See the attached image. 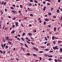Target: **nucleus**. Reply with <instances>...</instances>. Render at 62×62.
Listing matches in <instances>:
<instances>
[{"label": "nucleus", "instance_id": "obj_11", "mask_svg": "<svg viewBox=\"0 0 62 62\" xmlns=\"http://www.w3.org/2000/svg\"><path fill=\"white\" fill-rule=\"evenodd\" d=\"M47 46H50V44L49 43H48L47 44Z\"/></svg>", "mask_w": 62, "mask_h": 62}, {"label": "nucleus", "instance_id": "obj_57", "mask_svg": "<svg viewBox=\"0 0 62 62\" xmlns=\"http://www.w3.org/2000/svg\"><path fill=\"white\" fill-rule=\"evenodd\" d=\"M43 3L44 4H46V2H45V1H44L43 2Z\"/></svg>", "mask_w": 62, "mask_h": 62}, {"label": "nucleus", "instance_id": "obj_55", "mask_svg": "<svg viewBox=\"0 0 62 62\" xmlns=\"http://www.w3.org/2000/svg\"><path fill=\"white\" fill-rule=\"evenodd\" d=\"M31 43L32 44V45H34V43L32 42H31Z\"/></svg>", "mask_w": 62, "mask_h": 62}, {"label": "nucleus", "instance_id": "obj_34", "mask_svg": "<svg viewBox=\"0 0 62 62\" xmlns=\"http://www.w3.org/2000/svg\"><path fill=\"white\" fill-rule=\"evenodd\" d=\"M28 43H29V44H30V42L28 41H26Z\"/></svg>", "mask_w": 62, "mask_h": 62}, {"label": "nucleus", "instance_id": "obj_62", "mask_svg": "<svg viewBox=\"0 0 62 62\" xmlns=\"http://www.w3.org/2000/svg\"><path fill=\"white\" fill-rule=\"evenodd\" d=\"M5 11H6V12H7V9H5Z\"/></svg>", "mask_w": 62, "mask_h": 62}, {"label": "nucleus", "instance_id": "obj_6", "mask_svg": "<svg viewBox=\"0 0 62 62\" xmlns=\"http://www.w3.org/2000/svg\"><path fill=\"white\" fill-rule=\"evenodd\" d=\"M12 12H14V14H16V11H15V10H12Z\"/></svg>", "mask_w": 62, "mask_h": 62}, {"label": "nucleus", "instance_id": "obj_59", "mask_svg": "<svg viewBox=\"0 0 62 62\" xmlns=\"http://www.w3.org/2000/svg\"><path fill=\"white\" fill-rule=\"evenodd\" d=\"M4 4V1H3L1 3V5H2Z\"/></svg>", "mask_w": 62, "mask_h": 62}, {"label": "nucleus", "instance_id": "obj_48", "mask_svg": "<svg viewBox=\"0 0 62 62\" xmlns=\"http://www.w3.org/2000/svg\"><path fill=\"white\" fill-rule=\"evenodd\" d=\"M53 51H49V53H53Z\"/></svg>", "mask_w": 62, "mask_h": 62}, {"label": "nucleus", "instance_id": "obj_17", "mask_svg": "<svg viewBox=\"0 0 62 62\" xmlns=\"http://www.w3.org/2000/svg\"><path fill=\"white\" fill-rule=\"evenodd\" d=\"M8 43L9 44H11V42L10 41H8Z\"/></svg>", "mask_w": 62, "mask_h": 62}, {"label": "nucleus", "instance_id": "obj_51", "mask_svg": "<svg viewBox=\"0 0 62 62\" xmlns=\"http://www.w3.org/2000/svg\"><path fill=\"white\" fill-rule=\"evenodd\" d=\"M12 40V39H10L9 38V41H11V40Z\"/></svg>", "mask_w": 62, "mask_h": 62}, {"label": "nucleus", "instance_id": "obj_54", "mask_svg": "<svg viewBox=\"0 0 62 62\" xmlns=\"http://www.w3.org/2000/svg\"><path fill=\"white\" fill-rule=\"evenodd\" d=\"M61 42H62L61 41H58V43H61Z\"/></svg>", "mask_w": 62, "mask_h": 62}, {"label": "nucleus", "instance_id": "obj_25", "mask_svg": "<svg viewBox=\"0 0 62 62\" xmlns=\"http://www.w3.org/2000/svg\"><path fill=\"white\" fill-rule=\"evenodd\" d=\"M47 4L48 6H50V3H49V2H47Z\"/></svg>", "mask_w": 62, "mask_h": 62}, {"label": "nucleus", "instance_id": "obj_12", "mask_svg": "<svg viewBox=\"0 0 62 62\" xmlns=\"http://www.w3.org/2000/svg\"><path fill=\"white\" fill-rule=\"evenodd\" d=\"M3 42H5V41H6V40H5V39L3 38Z\"/></svg>", "mask_w": 62, "mask_h": 62}, {"label": "nucleus", "instance_id": "obj_14", "mask_svg": "<svg viewBox=\"0 0 62 62\" xmlns=\"http://www.w3.org/2000/svg\"><path fill=\"white\" fill-rule=\"evenodd\" d=\"M28 34L29 35V36H32V34L31 33H29Z\"/></svg>", "mask_w": 62, "mask_h": 62}, {"label": "nucleus", "instance_id": "obj_18", "mask_svg": "<svg viewBox=\"0 0 62 62\" xmlns=\"http://www.w3.org/2000/svg\"><path fill=\"white\" fill-rule=\"evenodd\" d=\"M30 16H31V17H33V14H30Z\"/></svg>", "mask_w": 62, "mask_h": 62}, {"label": "nucleus", "instance_id": "obj_3", "mask_svg": "<svg viewBox=\"0 0 62 62\" xmlns=\"http://www.w3.org/2000/svg\"><path fill=\"white\" fill-rule=\"evenodd\" d=\"M15 32V31L14 30H13V31L11 32V34H14Z\"/></svg>", "mask_w": 62, "mask_h": 62}, {"label": "nucleus", "instance_id": "obj_53", "mask_svg": "<svg viewBox=\"0 0 62 62\" xmlns=\"http://www.w3.org/2000/svg\"><path fill=\"white\" fill-rule=\"evenodd\" d=\"M39 59H40V60H41L42 59V58L41 57H39Z\"/></svg>", "mask_w": 62, "mask_h": 62}, {"label": "nucleus", "instance_id": "obj_20", "mask_svg": "<svg viewBox=\"0 0 62 62\" xmlns=\"http://www.w3.org/2000/svg\"><path fill=\"white\" fill-rule=\"evenodd\" d=\"M48 14L49 15H52V14L50 13H49Z\"/></svg>", "mask_w": 62, "mask_h": 62}, {"label": "nucleus", "instance_id": "obj_50", "mask_svg": "<svg viewBox=\"0 0 62 62\" xmlns=\"http://www.w3.org/2000/svg\"><path fill=\"white\" fill-rule=\"evenodd\" d=\"M47 1L49 2H52V1H51L50 0H47Z\"/></svg>", "mask_w": 62, "mask_h": 62}, {"label": "nucleus", "instance_id": "obj_60", "mask_svg": "<svg viewBox=\"0 0 62 62\" xmlns=\"http://www.w3.org/2000/svg\"><path fill=\"white\" fill-rule=\"evenodd\" d=\"M29 27H31V26H32V25L31 24H30L29 25Z\"/></svg>", "mask_w": 62, "mask_h": 62}, {"label": "nucleus", "instance_id": "obj_27", "mask_svg": "<svg viewBox=\"0 0 62 62\" xmlns=\"http://www.w3.org/2000/svg\"><path fill=\"white\" fill-rule=\"evenodd\" d=\"M52 58H49L48 59V60H49V61H51V60H52Z\"/></svg>", "mask_w": 62, "mask_h": 62}, {"label": "nucleus", "instance_id": "obj_45", "mask_svg": "<svg viewBox=\"0 0 62 62\" xmlns=\"http://www.w3.org/2000/svg\"><path fill=\"white\" fill-rule=\"evenodd\" d=\"M35 50L36 51H39V49H37V48H35Z\"/></svg>", "mask_w": 62, "mask_h": 62}, {"label": "nucleus", "instance_id": "obj_49", "mask_svg": "<svg viewBox=\"0 0 62 62\" xmlns=\"http://www.w3.org/2000/svg\"><path fill=\"white\" fill-rule=\"evenodd\" d=\"M8 29V28L7 27H6L4 29V30H6V29Z\"/></svg>", "mask_w": 62, "mask_h": 62}, {"label": "nucleus", "instance_id": "obj_39", "mask_svg": "<svg viewBox=\"0 0 62 62\" xmlns=\"http://www.w3.org/2000/svg\"><path fill=\"white\" fill-rule=\"evenodd\" d=\"M30 2H33V0H30Z\"/></svg>", "mask_w": 62, "mask_h": 62}, {"label": "nucleus", "instance_id": "obj_22", "mask_svg": "<svg viewBox=\"0 0 62 62\" xmlns=\"http://www.w3.org/2000/svg\"><path fill=\"white\" fill-rule=\"evenodd\" d=\"M5 48L6 49H8V46H5Z\"/></svg>", "mask_w": 62, "mask_h": 62}, {"label": "nucleus", "instance_id": "obj_33", "mask_svg": "<svg viewBox=\"0 0 62 62\" xmlns=\"http://www.w3.org/2000/svg\"><path fill=\"white\" fill-rule=\"evenodd\" d=\"M52 39H53V40H54V36H53L52 38Z\"/></svg>", "mask_w": 62, "mask_h": 62}, {"label": "nucleus", "instance_id": "obj_61", "mask_svg": "<svg viewBox=\"0 0 62 62\" xmlns=\"http://www.w3.org/2000/svg\"><path fill=\"white\" fill-rule=\"evenodd\" d=\"M61 21H62V16H61V17L60 19Z\"/></svg>", "mask_w": 62, "mask_h": 62}, {"label": "nucleus", "instance_id": "obj_58", "mask_svg": "<svg viewBox=\"0 0 62 62\" xmlns=\"http://www.w3.org/2000/svg\"><path fill=\"white\" fill-rule=\"evenodd\" d=\"M53 43H54V44H55V41H53Z\"/></svg>", "mask_w": 62, "mask_h": 62}, {"label": "nucleus", "instance_id": "obj_29", "mask_svg": "<svg viewBox=\"0 0 62 62\" xmlns=\"http://www.w3.org/2000/svg\"><path fill=\"white\" fill-rule=\"evenodd\" d=\"M25 35V33H23L22 34V36H23Z\"/></svg>", "mask_w": 62, "mask_h": 62}, {"label": "nucleus", "instance_id": "obj_36", "mask_svg": "<svg viewBox=\"0 0 62 62\" xmlns=\"http://www.w3.org/2000/svg\"><path fill=\"white\" fill-rule=\"evenodd\" d=\"M39 53H43V51H39Z\"/></svg>", "mask_w": 62, "mask_h": 62}, {"label": "nucleus", "instance_id": "obj_13", "mask_svg": "<svg viewBox=\"0 0 62 62\" xmlns=\"http://www.w3.org/2000/svg\"><path fill=\"white\" fill-rule=\"evenodd\" d=\"M60 52H61V53H62V48H60Z\"/></svg>", "mask_w": 62, "mask_h": 62}, {"label": "nucleus", "instance_id": "obj_35", "mask_svg": "<svg viewBox=\"0 0 62 62\" xmlns=\"http://www.w3.org/2000/svg\"><path fill=\"white\" fill-rule=\"evenodd\" d=\"M6 43L4 44L3 45V46L5 47V46H6Z\"/></svg>", "mask_w": 62, "mask_h": 62}, {"label": "nucleus", "instance_id": "obj_28", "mask_svg": "<svg viewBox=\"0 0 62 62\" xmlns=\"http://www.w3.org/2000/svg\"><path fill=\"white\" fill-rule=\"evenodd\" d=\"M48 57H53V56H48Z\"/></svg>", "mask_w": 62, "mask_h": 62}, {"label": "nucleus", "instance_id": "obj_9", "mask_svg": "<svg viewBox=\"0 0 62 62\" xmlns=\"http://www.w3.org/2000/svg\"><path fill=\"white\" fill-rule=\"evenodd\" d=\"M25 46L26 47V48H28V46L26 45V44H25Z\"/></svg>", "mask_w": 62, "mask_h": 62}, {"label": "nucleus", "instance_id": "obj_42", "mask_svg": "<svg viewBox=\"0 0 62 62\" xmlns=\"http://www.w3.org/2000/svg\"><path fill=\"white\" fill-rule=\"evenodd\" d=\"M27 9L29 11H30V8H28Z\"/></svg>", "mask_w": 62, "mask_h": 62}, {"label": "nucleus", "instance_id": "obj_37", "mask_svg": "<svg viewBox=\"0 0 62 62\" xmlns=\"http://www.w3.org/2000/svg\"><path fill=\"white\" fill-rule=\"evenodd\" d=\"M59 10L58 9L57 10V13H59Z\"/></svg>", "mask_w": 62, "mask_h": 62}, {"label": "nucleus", "instance_id": "obj_19", "mask_svg": "<svg viewBox=\"0 0 62 62\" xmlns=\"http://www.w3.org/2000/svg\"><path fill=\"white\" fill-rule=\"evenodd\" d=\"M24 20H27V18H26V17H25L24 18Z\"/></svg>", "mask_w": 62, "mask_h": 62}, {"label": "nucleus", "instance_id": "obj_46", "mask_svg": "<svg viewBox=\"0 0 62 62\" xmlns=\"http://www.w3.org/2000/svg\"><path fill=\"white\" fill-rule=\"evenodd\" d=\"M20 7L21 8H23V6L21 5H20Z\"/></svg>", "mask_w": 62, "mask_h": 62}, {"label": "nucleus", "instance_id": "obj_1", "mask_svg": "<svg viewBox=\"0 0 62 62\" xmlns=\"http://www.w3.org/2000/svg\"><path fill=\"white\" fill-rule=\"evenodd\" d=\"M53 48L54 50H55L56 49V50H58V48H57V46H55V47H53Z\"/></svg>", "mask_w": 62, "mask_h": 62}, {"label": "nucleus", "instance_id": "obj_40", "mask_svg": "<svg viewBox=\"0 0 62 62\" xmlns=\"http://www.w3.org/2000/svg\"><path fill=\"white\" fill-rule=\"evenodd\" d=\"M29 6H32V4L31 3H29Z\"/></svg>", "mask_w": 62, "mask_h": 62}, {"label": "nucleus", "instance_id": "obj_21", "mask_svg": "<svg viewBox=\"0 0 62 62\" xmlns=\"http://www.w3.org/2000/svg\"><path fill=\"white\" fill-rule=\"evenodd\" d=\"M45 40H46V41H47V40H47V38L46 37H45Z\"/></svg>", "mask_w": 62, "mask_h": 62}, {"label": "nucleus", "instance_id": "obj_44", "mask_svg": "<svg viewBox=\"0 0 62 62\" xmlns=\"http://www.w3.org/2000/svg\"><path fill=\"white\" fill-rule=\"evenodd\" d=\"M53 9H54V8H51V11H52V10H53Z\"/></svg>", "mask_w": 62, "mask_h": 62}, {"label": "nucleus", "instance_id": "obj_2", "mask_svg": "<svg viewBox=\"0 0 62 62\" xmlns=\"http://www.w3.org/2000/svg\"><path fill=\"white\" fill-rule=\"evenodd\" d=\"M16 26H19V25L18 24H19V23L18 22H16Z\"/></svg>", "mask_w": 62, "mask_h": 62}, {"label": "nucleus", "instance_id": "obj_5", "mask_svg": "<svg viewBox=\"0 0 62 62\" xmlns=\"http://www.w3.org/2000/svg\"><path fill=\"white\" fill-rule=\"evenodd\" d=\"M45 20V21H46V22H48L49 21V19H47V18H46Z\"/></svg>", "mask_w": 62, "mask_h": 62}, {"label": "nucleus", "instance_id": "obj_23", "mask_svg": "<svg viewBox=\"0 0 62 62\" xmlns=\"http://www.w3.org/2000/svg\"><path fill=\"white\" fill-rule=\"evenodd\" d=\"M57 61L59 62H60V61H61V60H60V59H58Z\"/></svg>", "mask_w": 62, "mask_h": 62}, {"label": "nucleus", "instance_id": "obj_64", "mask_svg": "<svg viewBox=\"0 0 62 62\" xmlns=\"http://www.w3.org/2000/svg\"><path fill=\"white\" fill-rule=\"evenodd\" d=\"M13 6L14 7H15V5H13Z\"/></svg>", "mask_w": 62, "mask_h": 62}, {"label": "nucleus", "instance_id": "obj_63", "mask_svg": "<svg viewBox=\"0 0 62 62\" xmlns=\"http://www.w3.org/2000/svg\"><path fill=\"white\" fill-rule=\"evenodd\" d=\"M55 61L56 62H57V60L56 59H55Z\"/></svg>", "mask_w": 62, "mask_h": 62}, {"label": "nucleus", "instance_id": "obj_52", "mask_svg": "<svg viewBox=\"0 0 62 62\" xmlns=\"http://www.w3.org/2000/svg\"><path fill=\"white\" fill-rule=\"evenodd\" d=\"M44 56H48V55H47V54H45L44 55Z\"/></svg>", "mask_w": 62, "mask_h": 62}, {"label": "nucleus", "instance_id": "obj_47", "mask_svg": "<svg viewBox=\"0 0 62 62\" xmlns=\"http://www.w3.org/2000/svg\"><path fill=\"white\" fill-rule=\"evenodd\" d=\"M12 27L13 28H14L15 27V25H12Z\"/></svg>", "mask_w": 62, "mask_h": 62}, {"label": "nucleus", "instance_id": "obj_16", "mask_svg": "<svg viewBox=\"0 0 62 62\" xmlns=\"http://www.w3.org/2000/svg\"><path fill=\"white\" fill-rule=\"evenodd\" d=\"M6 4H7V2H4V3H3V5H6Z\"/></svg>", "mask_w": 62, "mask_h": 62}, {"label": "nucleus", "instance_id": "obj_32", "mask_svg": "<svg viewBox=\"0 0 62 62\" xmlns=\"http://www.w3.org/2000/svg\"><path fill=\"white\" fill-rule=\"evenodd\" d=\"M17 40H19L21 41V39H20L19 38H17Z\"/></svg>", "mask_w": 62, "mask_h": 62}, {"label": "nucleus", "instance_id": "obj_31", "mask_svg": "<svg viewBox=\"0 0 62 62\" xmlns=\"http://www.w3.org/2000/svg\"><path fill=\"white\" fill-rule=\"evenodd\" d=\"M34 2H35V3H37V4H38V2L37 1V0H35L34 1Z\"/></svg>", "mask_w": 62, "mask_h": 62}, {"label": "nucleus", "instance_id": "obj_30", "mask_svg": "<svg viewBox=\"0 0 62 62\" xmlns=\"http://www.w3.org/2000/svg\"><path fill=\"white\" fill-rule=\"evenodd\" d=\"M46 24V22H44V25H45Z\"/></svg>", "mask_w": 62, "mask_h": 62}, {"label": "nucleus", "instance_id": "obj_26", "mask_svg": "<svg viewBox=\"0 0 62 62\" xmlns=\"http://www.w3.org/2000/svg\"><path fill=\"white\" fill-rule=\"evenodd\" d=\"M0 12L1 13V14H3V11L2 10H0Z\"/></svg>", "mask_w": 62, "mask_h": 62}, {"label": "nucleus", "instance_id": "obj_43", "mask_svg": "<svg viewBox=\"0 0 62 62\" xmlns=\"http://www.w3.org/2000/svg\"><path fill=\"white\" fill-rule=\"evenodd\" d=\"M0 52L1 53V54H3V51L2 50H0Z\"/></svg>", "mask_w": 62, "mask_h": 62}, {"label": "nucleus", "instance_id": "obj_10", "mask_svg": "<svg viewBox=\"0 0 62 62\" xmlns=\"http://www.w3.org/2000/svg\"><path fill=\"white\" fill-rule=\"evenodd\" d=\"M45 8H46V7L45 6L44 7V9H43V11H45Z\"/></svg>", "mask_w": 62, "mask_h": 62}, {"label": "nucleus", "instance_id": "obj_41", "mask_svg": "<svg viewBox=\"0 0 62 62\" xmlns=\"http://www.w3.org/2000/svg\"><path fill=\"white\" fill-rule=\"evenodd\" d=\"M45 51H49V49H45Z\"/></svg>", "mask_w": 62, "mask_h": 62}, {"label": "nucleus", "instance_id": "obj_56", "mask_svg": "<svg viewBox=\"0 0 62 62\" xmlns=\"http://www.w3.org/2000/svg\"><path fill=\"white\" fill-rule=\"evenodd\" d=\"M15 19H16V18H15V17L13 19V20H15Z\"/></svg>", "mask_w": 62, "mask_h": 62}, {"label": "nucleus", "instance_id": "obj_24", "mask_svg": "<svg viewBox=\"0 0 62 62\" xmlns=\"http://www.w3.org/2000/svg\"><path fill=\"white\" fill-rule=\"evenodd\" d=\"M21 39L23 41H24V39H23V38H21Z\"/></svg>", "mask_w": 62, "mask_h": 62}, {"label": "nucleus", "instance_id": "obj_15", "mask_svg": "<svg viewBox=\"0 0 62 62\" xmlns=\"http://www.w3.org/2000/svg\"><path fill=\"white\" fill-rule=\"evenodd\" d=\"M26 54L28 56L30 55V54L29 53H27Z\"/></svg>", "mask_w": 62, "mask_h": 62}, {"label": "nucleus", "instance_id": "obj_38", "mask_svg": "<svg viewBox=\"0 0 62 62\" xmlns=\"http://www.w3.org/2000/svg\"><path fill=\"white\" fill-rule=\"evenodd\" d=\"M10 8L11 9H14V8H13V7H11Z\"/></svg>", "mask_w": 62, "mask_h": 62}, {"label": "nucleus", "instance_id": "obj_7", "mask_svg": "<svg viewBox=\"0 0 62 62\" xmlns=\"http://www.w3.org/2000/svg\"><path fill=\"white\" fill-rule=\"evenodd\" d=\"M33 56H34L35 57H37V56H38V55H37L36 54H33Z\"/></svg>", "mask_w": 62, "mask_h": 62}, {"label": "nucleus", "instance_id": "obj_8", "mask_svg": "<svg viewBox=\"0 0 62 62\" xmlns=\"http://www.w3.org/2000/svg\"><path fill=\"white\" fill-rule=\"evenodd\" d=\"M54 31H56V27H54Z\"/></svg>", "mask_w": 62, "mask_h": 62}, {"label": "nucleus", "instance_id": "obj_4", "mask_svg": "<svg viewBox=\"0 0 62 62\" xmlns=\"http://www.w3.org/2000/svg\"><path fill=\"white\" fill-rule=\"evenodd\" d=\"M6 38L7 40H8V41H9V38L8 37V36L6 37Z\"/></svg>", "mask_w": 62, "mask_h": 62}]
</instances>
